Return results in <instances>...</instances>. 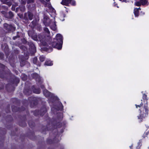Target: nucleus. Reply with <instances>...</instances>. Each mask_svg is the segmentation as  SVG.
Returning <instances> with one entry per match:
<instances>
[{"label":"nucleus","instance_id":"nucleus-1","mask_svg":"<svg viewBox=\"0 0 149 149\" xmlns=\"http://www.w3.org/2000/svg\"><path fill=\"white\" fill-rule=\"evenodd\" d=\"M63 43V37L60 34L56 35V38L53 39V41L52 43V46L58 49H60L62 47Z\"/></svg>","mask_w":149,"mask_h":149},{"label":"nucleus","instance_id":"nucleus-2","mask_svg":"<svg viewBox=\"0 0 149 149\" xmlns=\"http://www.w3.org/2000/svg\"><path fill=\"white\" fill-rule=\"evenodd\" d=\"M140 111V114L138 117V119L140 120V122H141L142 121L143 118L147 116L148 114V108L147 103L144 105L143 107H142Z\"/></svg>","mask_w":149,"mask_h":149},{"label":"nucleus","instance_id":"nucleus-3","mask_svg":"<svg viewBox=\"0 0 149 149\" xmlns=\"http://www.w3.org/2000/svg\"><path fill=\"white\" fill-rule=\"evenodd\" d=\"M25 16L27 19L28 18L29 20H31L33 18V15L32 13L28 12L27 13H25Z\"/></svg>","mask_w":149,"mask_h":149},{"label":"nucleus","instance_id":"nucleus-4","mask_svg":"<svg viewBox=\"0 0 149 149\" xmlns=\"http://www.w3.org/2000/svg\"><path fill=\"white\" fill-rule=\"evenodd\" d=\"M4 28L8 31L11 30L13 28V27L11 25H9L6 23L4 24Z\"/></svg>","mask_w":149,"mask_h":149},{"label":"nucleus","instance_id":"nucleus-5","mask_svg":"<svg viewBox=\"0 0 149 149\" xmlns=\"http://www.w3.org/2000/svg\"><path fill=\"white\" fill-rule=\"evenodd\" d=\"M39 39L40 40V41L42 43V44L43 46H45L46 44V42L45 40V38H42V37H40V36L39 37Z\"/></svg>","mask_w":149,"mask_h":149},{"label":"nucleus","instance_id":"nucleus-6","mask_svg":"<svg viewBox=\"0 0 149 149\" xmlns=\"http://www.w3.org/2000/svg\"><path fill=\"white\" fill-rule=\"evenodd\" d=\"M72 0H62L61 3L63 5H67L70 3Z\"/></svg>","mask_w":149,"mask_h":149},{"label":"nucleus","instance_id":"nucleus-7","mask_svg":"<svg viewBox=\"0 0 149 149\" xmlns=\"http://www.w3.org/2000/svg\"><path fill=\"white\" fill-rule=\"evenodd\" d=\"M43 93L44 94L46 97H49L51 93L46 89L43 90Z\"/></svg>","mask_w":149,"mask_h":149},{"label":"nucleus","instance_id":"nucleus-8","mask_svg":"<svg viewBox=\"0 0 149 149\" xmlns=\"http://www.w3.org/2000/svg\"><path fill=\"white\" fill-rule=\"evenodd\" d=\"M30 47L33 49V52H36V47L35 45L33 43H31L30 44Z\"/></svg>","mask_w":149,"mask_h":149},{"label":"nucleus","instance_id":"nucleus-9","mask_svg":"<svg viewBox=\"0 0 149 149\" xmlns=\"http://www.w3.org/2000/svg\"><path fill=\"white\" fill-rule=\"evenodd\" d=\"M53 63L52 61H46L45 63V65L47 66H51L53 65Z\"/></svg>","mask_w":149,"mask_h":149},{"label":"nucleus","instance_id":"nucleus-10","mask_svg":"<svg viewBox=\"0 0 149 149\" xmlns=\"http://www.w3.org/2000/svg\"><path fill=\"white\" fill-rule=\"evenodd\" d=\"M51 28L53 30L55 31L56 29V26L55 23H54L53 24H50V25Z\"/></svg>","mask_w":149,"mask_h":149},{"label":"nucleus","instance_id":"nucleus-11","mask_svg":"<svg viewBox=\"0 0 149 149\" xmlns=\"http://www.w3.org/2000/svg\"><path fill=\"white\" fill-rule=\"evenodd\" d=\"M134 13L136 17H138L139 15L138 9H134Z\"/></svg>","mask_w":149,"mask_h":149},{"label":"nucleus","instance_id":"nucleus-12","mask_svg":"<svg viewBox=\"0 0 149 149\" xmlns=\"http://www.w3.org/2000/svg\"><path fill=\"white\" fill-rule=\"evenodd\" d=\"M140 2L142 5H148V1L147 0H140Z\"/></svg>","mask_w":149,"mask_h":149},{"label":"nucleus","instance_id":"nucleus-13","mask_svg":"<svg viewBox=\"0 0 149 149\" xmlns=\"http://www.w3.org/2000/svg\"><path fill=\"white\" fill-rule=\"evenodd\" d=\"M8 14V15L7 16V18H11L13 16V14L11 11L9 12Z\"/></svg>","mask_w":149,"mask_h":149},{"label":"nucleus","instance_id":"nucleus-14","mask_svg":"<svg viewBox=\"0 0 149 149\" xmlns=\"http://www.w3.org/2000/svg\"><path fill=\"white\" fill-rule=\"evenodd\" d=\"M42 3L43 4L45 5L46 6H47V2L49 1L50 0H40Z\"/></svg>","mask_w":149,"mask_h":149},{"label":"nucleus","instance_id":"nucleus-15","mask_svg":"<svg viewBox=\"0 0 149 149\" xmlns=\"http://www.w3.org/2000/svg\"><path fill=\"white\" fill-rule=\"evenodd\" d=\"M44 30L46 33H47V36H49L50 32L48 29L47 28H45L44 29Z\"/></svg>","mask_w":149,"mask_h":149},{"label":"nucleus","instance_id":"nucleus-16","mask_svg":"<svg viewBox=\"0 0 149 149\" xmlns=\"http://www.w3.org/2000/svg\"><path fill=\"white\" fill-rule=\"evenodd\" d=\"M19 9L21 11L23 12L25 10V6L24 5H22L19 7Z\"/></svg>","mask_w":149,"mask_h":149},{"label":"nucleus","instance_id":"nucleus-17","mask_svg":"<svg viewBox=\"0 0 149 149\" xmlns=\"http://www.w3.org/2000/svg\"><path fill=\"white\" fill-rule=\"evenodd\" d=\"M34 92L36 93L39 94L40 93V91L39 89H35L34 91Z\"/></svg>","mask_w":149,"mask_h":149},{"label":"nucleus","instance_id":"nucleus-18","mask_svg":"<svg viewBox=\"0 0 149 149\" xmlns=\"http://www.w3.org/2000/svg\"><path fill=\"white\" fill-rule=\"evenodd\" d=\"M37 58L36 57H35L33 58V61L34 63L38 65V64L37 63Z\"/></svg>","mask_w":149,"mask_h":149},{"label":"nucleus","instance_id":"nucleus-19","mask_svg":"<svg viewBox=\"0 0 149 149\" xmlns=\"http://www.w3.org/2000/svg\"><path fill=\"white\" fill-rule=\"evenodd\" d=\"M45 57L44 56H40V60L41 62H43L45 60Z\"/></svg>","mask_w":149,"mask_h":149},{"label":"nucleus","instance_id":"nucleus-20","mask_svg":"<svg viewBox=\"0 0 149 149\" xmlns=\"http://www.w3.org/2000/svg\"><path fill=\"white\" fill-rule=\"evenodd\" d=\"M135 4L137 6H140L141 4V2H140V1H137L135 3Z\"/></svg>","mask_w":149,"mask_h":149},{"label":"nucleus","instance_id":"nucleus-21","mask_svg":"<svg viewBox=\"0 0 149 149\" xmlns=\"http://www.w3.org/2000/svg\"><path fill=\"white\" fill-rule=\"evenodd\" d=\"M143 105V104L142 102H141V103L140 104L138 105H137L136 104H135V106H136V108H137L138 107H141Z\"/></svg>","mask_w":149,"mask_h":149},{"label":"nucleus","instance_id":"nucleus-22","mask_svg":"<svg viewBox=\"0 0 149 149\" xmlns=\"http://www.w3.org/2000/svg\"><path fill=\"white\" fill-rule=\"evenodd\" d=\"M70 3H71V4L72 5H74L75 4V1H71V2H70Z\"/></svg>","mask_w":149,"mask_h":149},{"label":"nucleus","instance_id":"nucleus-23","mask_svg":"<svg viewBox=\"0 0 149 149\" xmlns=\"http://www.w3.org/2000/svg\"><path fill=\"white\" fill-rule=\"evenodd\" d=\"M143 99H147V95L145 94H143Z\"/></svg>","mask_w":149,"mask_h":149},{"label":"nucleus","instance_id":"nucleus-24","mask_svg":"<svg viewBox=\"0 0 149 149\" xmlns=\"http://www.w3.org/2000/svg\"><path fill=\"white\" fill-rule=\"evenodd\" d=\"M148 133L147 132L146 133H144L143 134V136H144V137L145 136H146L148 134Z\"/></svg>","mask_w":149,"mask_h":149},{"label":"nucleus","instance_id":"nucleus-25","mask_svg":"<svg viewBox=\"0 0 149 149\" xmlns=\"http://www.w3.org/2000/svg\"><path fill=\"white\" fill-rule=\"evenodd\" d=\"M7 4L9 6H10L11 5V3L10 2H8V3H7Z\"/></svg>","mask_w":149,"mask_h":149},{"label":"nucleus","instance_id":"nucleus-26","mask_svg":"<svg viewBox=\"0 0 149 149\" xmlns=\"http://www.w3.org/2000/svg\"><path fill=\"white\" fill-rule=\"evenodd\" d=\"M48 7H49V8H51V5L49 4H48Z\"/></svg>","mask_w":149,"mask_h":149},{"label":"nucleus","instance_id":"nucleus-27","mask_svg":"<svg viewBox=\"0 0 149 149\" xmlns=\"http://www.w3.org/2000/svg\"><path fill=\"white\" fill-rule=\"evenodd\" d=\"M41 87L42 89H43L44 88V86L43 85H42Z\"/></svg>","mask_w":149,"mask_h":149},{"label":"nucleus","instance_id":"nucleus-28","mask_svg":"<svg viewBox=\"0 0 149 149\" xmlns=\"http://www.w3.org/2000/svg\"><path fill=\"white\" fill-rule=\"evenodd\" d=\"M132 145H131V146H130V148L131 149H132Z\"/></svg>","mask_w":149,"mask_h":149},{"label":"nucleus","instance_id":"nucleus-29","mask_svg":"<svg viewBox=\"0 0 149 149\" xmlns=\"http://www.w3.org/2000/svg\"><path fill=\"white\" fill-rule=\"evenodd\" d=\"M141 146V145H140V146H138V147H139L138 148H140V146Z\"/></svg>","mask_w":149,"mask_h":149},{"label":"nucleus","instance_id":"nucleus-30","mask_svg":"<svg viewBox=\"0 0 149 149\" xmlns=\"http://www.w3.org/2000/svg\"><path fill=\"white\" fill-rule=\"evenodd\" d=\"M138 9H141L140 8H138Z\"/></svg>","mask_w":149,"mask_h":149},{"label":"nucleus","instance_id":"nucleus-31","mask_svg":"<svg viewBox=\"0 0 149 149\" xmlns=\"http://www.w3.org/2000/svg\"><path fill=\"white\" fill-rule=\"evenodd\" d=\"M39 66H40V64H39Z\"/></svg>","mask_w":149,"mask_h":149},{"label":"nucleus","instance_id":"nucleus-32","mask_svg":"<svg viewBox=\"0 0 149 149\" xmlns=\"http://www.w3.org/2000/svg\"><path fill=\"white\" fill-rule=\"evenodd\" d=\"M13 39H15V38H14V37H13Z\"/></svg>","mask_w":149,"mask_h":149},{"label":"nucleus","instance_id":"nucleus-33","mask_svg":"<svg viewBox=\"0 0 149 149\" xmlns=\"http://www.w3.org/2000/svg\"><path fill=\"white\" fill-rule=\"evenodd\" d=\"M117 8H118V6H117Z\"/></svg>","mask_w":149,"mask_h":149},{"label":"nucleus","instance_id":"nucleus-34","mask_svg":"<svg viewBox=\"0 0 149 149\" xmlns=\"http://www.w3.org/2000/svg\"><path fill=\"white\" fill-rule=\"evenodd\" d=\"M120 1H121V0H120Z\"/></svg>","mask_w":149,"mask_h":149}]
</instances>
